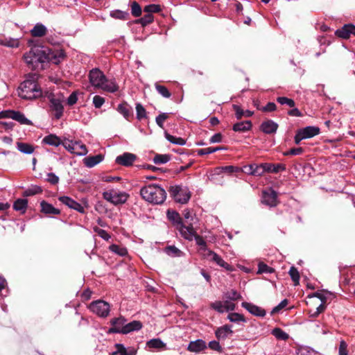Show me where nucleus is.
I'll use <instances>...</instances> for the list:
<instances>
[{
    "instance_id": "obj_1",
    "label": "nucleus",
    "mask_w": 355,
    "mask_h": 355,
    "mask_svg": "<svg viewBox=\"0 0 355 355\" xmlns=\"http://www.w3.org/2000/svg\"><path fill=\"white\" fill-rule=\"evenodd\" d=\"M19 96L24 99L33 100L42 96V91L37 83V75L28 74L20 84L18 89Z\"/></svg>"
},
{
    "instance_id": "obj_2",
    "label": "nucleus",
    "mask_w": 355,
    "mask_h": 355,
    "mask_svg": "<svg viewBox=\"0 0 355 355\" xmlns=\"http://www.w3.org/2000/svg\"><path fill=\"white\" fill-rule=\"evenodd\" d=\"M89 82L95 88L101 89L110 93H114L119 90V86L113 79H107L103 73L98 69L90 71Z\"/></svg>"
},
{
    "instance_id": "obj_3",
    "label": "nucleus",
    "mask_w": 355,
    "mask_h": 355,
    "mask_svg": "<svg viewBox=\"0 0 355 355\" xmlns=\"http://www.w3.org/2000/svg\"><path fill=\"white\" fill-rule=\"evenodd\" d=\"M168 219L173 223V225L179 231L181 236L189 241H192L195 236V230L191 223L186 225L182 221L179 213L174 210L168 209L166 213Z\"/></svg>"
},
{
    "instance_id": "obj_4",
    "label": "nucleus",
    "mask_w": 355,
    "mask_h": 355,
    "mask_svg": "<svg viewBox=\"0 0 355 355\" xmlns=\"http://www.w3.org/2000/svg\"><path fill=\"white\" fill-rule=\"evenodd\" d=\"M140 194L145 200L155 205L162 204L166 198L165 190L157 184H149L142 187Z\"/></svg>"
},
{
    "instance_id": "obj_5",
    "label": "nucleus",
    "mask_w": 355,
    "mask_h": 355,
    "mask_svg": "<svg viewBox=\"0 0 355 355\" xmlns=\"http://www.w3.org/2000/svg\"><path fill=\"white\" fill-rule=\"evenodd\" d=\"M26 63L33 70L43 68V64L46 62V54L44 49L39 47L32 48L24 55Z\"/></svg>"
},
{
    "instance_id": "obj_6",
    "label": "nucleus",
    "mask_w": 355,
    "mask_h": 355,
    "mask_svg": "<svg viewBox=\"0 0 355 355\" xmlns=\"http://www.w3.org/2000/svg\"><path fill=\"white\" fill-rule=\"evenodd\" d=\"M50 110L53 113L54 118L60 119L64 114V105L65 97L63 94L59 92L50 94L48 96Z\"/></svg>"
},
{
    "instance_id": "obj_7",
    "label": "nucleus",
    "mask_w": 355,
    "mask_h": 355,
    "mask_svg": "<svg viewBox=\"0 0 355 355\" xmlns=\"http://www.w3.org/2000/svg\"><path fill=\"white\" fill-rule=\"evenodd\" d=\"M169 193L175 202L181 204L187 203L191 198L189 189L179 185L170 187Z\"/></svg>"
},
{
    "instance_id": "obj_8",
    "label": "nucleus",
    "mask_w": 355,
    "mask_h": 355,
    "mask_svg": "<svg viewBox=\"0 0 355 355\" xmlns=\"http://www.w3.org/2000/svg\"><path fill=\"white\" fill-rule=\"evenodd\" d=\"M88 308L92 313L101 318H106L110 311L109 303L101 300L92 302Z\"/></svg>"
},
{
    "instance_id": "obj_9",
    "label": "nucleus",
    "mask_w": 355,
    "mask_h": 355,
    "mask_svg": "<svg viewBox=\"0 0 355 355\" xmlns=\"http://www.w3.org/2000/svg\"><path fill=\"white\" fill-rule=\"evenodd\" d=\"M103 196L105 200L115 205L125 203L128 198L126 193L113 189L103 192Z\"/></svg>"
},
{
    "instance_id": "obj_10",
    "label": "nucleus",
    "mask_w": 355,
    "mask_h": 355,
    "mask_svg": "<svg viewBox=\"0 0 355 355\" xmlns=\"http://www.w3.org/2000/svg\"><path fill=\"white\" fill-rule=\"evenodd\" d=\"M46 58V62L55 64H60L65 58V53L62 49H44Z\"/></svg>"
},
{
    "instance_id": "obj_11",
    "label": "nucleus",
    "mask_w": 355,
    "mask_h": 355,
    "mask_svg": "<svg viewBox=\"0 0 355 355\" xmlns=\"http://www.w3.org/2000/svg\"><path fill=\"white\" fill-rule=\"evenodd\" d=\"M12 119L24 125H31V121L24 114L19 111L5 110L0 112V119Z\"/></svg>"
},
{
    "instance_id": "obj_12",
    "label": "nucleus",
    "mask_w": 355,
    "mask_h": 355,
    "mask_svg": "<svg viewBox=\"0 0 355 355\" xmlns=\"http://www.w3.org/2000/svg\"><path fill=\"white\" fill-rule=\"evenodd\" d=\"M136 159L137 156L135 154L124 153L122 155L117 156L115 162L116 164L121 166H130L133 164Z\"/></svg>"
},
{
    "instance_id": "obj_13",
    "label": "nucleus",
    "mask_w": 355,
    "mask_h": 355,
    "mask_svg": "<svg viewBox=\"0 0 355 355\" xmlns=\"http://www.w3.org/2000/svg\"><path fill=\"white\" fill-rule=\"evenodd\" d=\"M241 306L248 311H249L251 314L255 316L263 318L266 314V312L263 309L257 305H254L252 303L243 302H242Z\"/></svg>"
},
{
    "instance_id": "obj_14",
    "label": "nucleus",
    "mask_w": 355,
    "mask_h": 355,
    "mask_svg": "<svg viewBox=\"0 0 355 355\" xmlns=\"http://www.w3.org/2000/svg\"><path fill=\"white\" fill-rule=\"evenodd\" d=\"M59 200L68 207L76 210L80 213L85 212V208L83 206L68 196H61L59 198Z\"/></svg>"
},
{
    "instance_id": "obj_15",
    "label": "nucleus",
    "mask_w": 355,
    "mask_h": 355,
    "mask_svg": "<svg viewBox=\"0 0 355 355\" xmlns=\"http://www.w3.org/2000/svg\"><path fill=\"white\" fill-rule=\"evenodd\" d=\"M262 202L270 207H275L277 204V195L273 190L263 193Z\"/></svg>"
},
{
    "instance_id": "obj_16",
    "label": "nucleus",
    "mask_w": 355,
    "mask_h": 355,
    "mask_svg": "<svg viewBox=\"0 0 355 355\" xmlns=\"http://www.w3.org/2000/svg\"><path fill=\"white\" fill-rule=\"evenodd\" d=\"M126 322V319L122 316L113 318L110 321L112 327L109 329L108 333L121 334V330L123 329V327L125 326Z\"/></svg>"
},
{
    "instance_id": "obj_17",
    "label": "nucleus",
    "mask_w": 355,
    "mask_h": 355,
    "mask_svg": "<svg viewBox=\"0 0 355 355\" xmlns=\"http://www.w3.org/2000/svg\"><path fill=\"white\" fill-rule=\"evenodd\" d=\"M335 33L339 37L347 39L350 35H355V26L352 24H345Z\"/></svg>"
},
{
    "instance_id": "obj_18",
    "label": "nucleus",
    "mask_w": 355,
    "mask_h": 355,
    "mask_svg": "<svg viewBox=\"0 0 355 355\" xmlns=\"http://www.w3.org/2000/svg\"><path fill=\"white\" fill-rule=\"evenodd\" d=\"M207 257H210L211 261L215 262L219 266L224 268L227 270L231 271L232 270V266L225 262L221 257L217 254L216 252L208 250Z\"/></svg>"
},
{
    "instance_id": "obj_19",
    "label": "nucleus",
    "mask_w": 355,
    "mask_h": 355,
    "mask_svg": "<svg viewBox=\"0 0 355 355\" xmlns=\"http://www.w3.org/2000/svg\"><path fill=\"white\" fill-rule=\"evenodd\" d=\"M261 166L265 172L277 173L280 171H284L286 170V166L283 164H272V163H262Z\"/></svg>"
},
{
    "instance_id": "obj_20",
    "label": "nucleus",
    "mask_w": 355,
    "mask_h": 355,
    "mask_svg": "<svg viewBox=\"0 0 355 355\" xmlns=\"http://www.w3.org/2000/svg\"><path fill=\"white\" fill-rule=\"evenodd\" d=\"M40 207L41 212L48 216L59 215L60 214V209L54 207L51 204L45 200L40 202Z\"/></svg>"
},
{
    "instance_id": "obj_21",
    "label": "nucleus",
    "mask_w": 355,
    "mask_h": 355,
    "mask_svg": "<svg viewBox=\"0 0 355 355\" xmlns=\"http://www.w3.org/2000/svg\"><path fill=\"white\" fill-rule=\"evenodd\" d=\"M278 124L272 120L263 121L260 126V129L266 134L275 133L278 128Z\"/></svg>"
},
{
    "instance_id": "obj_22",
    "label": "nucleus",
    "mask_w": 355,
    "mask_h": 355,
    "mask_svg": "<svg viewBox=\"0 0 355 355\" xmlns=\"http://www.w3.org/2000/svg\"><path fill=\"white\" fill-rule=\"evenodd\" d=\"M115 351L112 355H136L137 350L133 347L125 348L123 344L116 343L114 345Z\"/></svg>"
},
{
    "instance_id": "obj_23",
    "label": "nucleus",
    "mask_w": 355,
    "mask_h": 355,
    "mask_svg": "<svg viewBox=\"0 0 355 355\" xmlns=\"http://www.w3.org/2000/svg\"><path fill=\"white\" fill-rule=\"evenodd\" d=\"M232 334V326L227 324L218 327L215 331V335L219 340H225Z\"/></svg>"
},
{
    "instance_id": "obj_24",
    "label": "nucleus",
    "mask_w": 355,
    "mask_h": 355,
    "mask_svg": "<svg viewBox=\"0 0 355 355\" xmlns=\"http://www.w3.org/2000/svg\"><path fill=\"white\" fill-rule=\"evenodd\" d=\"M206 343L201 339H198L191 341L188 345L187 349L191 352L199 353L206 349Z\"/></svg>"
},
{
    "instance_id": "obj_25",
    "label": "nucleus",
    "mask_w": 355,
    "mask_h": 355,
    "mask_svg": "<svg viewBox=\"0 0 355 355\" xmlns=\"http://www.w3.org/2000/svg\"><path fill=\"white\" fill-rule=\"evenodd\" d=\"M142 327V324L139 321L134 320L130 322H125L123 329L121 330V334H127L134 331H138Z\"/></svg>"
},
{
    "instance_id": "obj_26",
    "label": "nucleus",
    "mask_w": 355,
    "mask_h": 355,
    "mask_svg": "<svg viewBox=\"0 0 355 355\" xmlns=\"http://www.w3.org/2000/svg\"><path fill=\"white\" fill-rule=\"evenodd\" d=\"M245 173L252 175L261 176L263 174V170L261 164L258 165L256 164H250L244 166Z\"/></svg>"
},
{
    "instance_id": "obj_27",
    "label": "nucleus",
    "mask_w": 355,
    "mask_h": 355,
    "mask_svg": "<svg viewBox=\"0 0 355 355\" xmlns=\"http://www.w3.org/2000/svg\"><path fill=\"white\" fill-rule=\"evenodd\" d=\"M303 137L306 139L312 138L320 133V128L317 126H306L299 129Z\"/></svg>"
},
{
    "instance_id": "obj_28",
    "label": "nucleus",
    "mask_w": 355,
    "mask_h": 355,
    "mask_svg": "<svg viewBox=\"0 0 355 355\" xmlns=\"http://www.w3.org/2000/svg\"><path fill=\"white\" fill-rule=\"evenodd\" d=\"M103 155L98 154L84 158L83 163L88 168H92L103 160Z\"/></svg>"
},
{
    "instance_id": "obj_29",
    "label": "nucleus",
    "mask_w": 355,
    "mask_h": 355,
    "mask_svg": "<svg viewBox=\"0 0 355 355\" xmlns=\"http://www.w3.org/2000/svg\"><path fill=\"white\" fill-rule=\"evenodd\" d=\"M164 252L171 257H182L184 256V252L173 245H167L164 248Z\"/></svg>"
},
{
    "instance_id": "obj_30",
    "label": "nucleus",
    "mask_w": 355,
    "mask_h": 355,
    "mask_svg": "<svg viewBox=\"0 0 355 355\" xmlns=\"http://www.w3.org/2000/svg\"><path fill=\"white\" fill-rule=\"evenodd\" d=\"M116 110L127 120H129L132 114V107L126 102L119 104L117 106Z\"/></svg>"
},
{
    "instance_id": "obj_31",
    "label": "nucleus",
    "mask_w": 355,
    "mask_h": 355,
    "mask_svg": "<svg viewBox=\"0 0 355 355\" xmlns=\"http://www.w3.org/2000/svg\"><path fill=\"white\" fill-rule=\"evenodd\" d=\"M46 27L41 23L36 24L35 26L31 30V35L35 37H43L46 34Z\"/></svg>"
},
{
    "instance_id": "obj_32",
    "label": "nucleus",
    "mask_w": 355,
    "mask_h": 355,
    "mask_svg": "<svg viewBox=\"0 0 355 355\" xmlns=\"http://www.w3.org/2000/svg\"><path fill=\"white\" fill-rule=\"evenodd\" d=\"M42 142L49 146H53L55 147L59 146L60 144H62L60 139L55 135H49L44 137V138L42 140Z\"/></svg>"
},
{
    "instance_id": "obj_33",
    "label": "nucleus",
    "mask_w": 355,
    "mask_h": 355,
    "mask_svg": "<svg viewBox=\"0 0 355 355\" xmlns=\"http://www.w3.org/2000/svg\"><path fill=\"white\" fill-rule=\"evenodd\" d=\"M252 123L250 121H245L235 123L233 125V130L235 132H245L250 130Z\"/></svg>"
},
{
    "instance_id": "obj_34",
    "label": "nucleus",
    "mask_w": 355,
    "mask_h": 355,
    "mask_svg": "<svg viewBox=\"0 0 355 355\" xmlns=\"http://www.w3.org/2000/svg\"><path fill=\"white\" fill-rule=\"evenodd\" d=\"M28 206V200L24 198H19L15 201L13 204V209L24 214L26 211Z\"/></svg>"
},
{
    "instance_id": "obj_35",
    "label": "nucleus",
    "mask_w": 355,
    "mask_h": 355,
    "mask_svg": "<svg viewBox=\"0 0 355 355\" xmlns=\"http://www.w3.org/2000/svg\"><path fill=\"white\" fill-rule=\"evenodd\" d=\"M17 148L21 153L28 155L32 154L35 150L33 146L24 142H17Z\"/></svg>"
},
{
    "instance_id": "obj_36",
    "label": "nucleus",
    "mask_w": 355,
    "mask_h": 355,
    "mask_svg": "<svg viewBox=\"0 0 355 355\" xmlns=\"http://www.w3.org/2000/svg\"><path fill=\"white\" fill-rule=\"evenodd\" d=\"M0 44L10 48H17L19 45V42L16 38L5 37L0 40Z\"/></svg>"
},
{
    "instance_id": "obj_37",
    "label": "nucleus",
    "mask_w": 355,
    "mask_h": 355,
    "mask_svg": "<svg viewBox=\"0 0 355 355\" xmlns=\"http://www.w3.org/2000/svg\"><path fill=\"white\" fill-rule=\"evenodd\" d=\"M233 109L235 111L236 117L237 119H240L242 116H245L246 117L252 116L254 114V112L250 110L243 111L239 105H234Z\"/></svg>"
},
{
    "instance_id": "obj_38",
    "label": "nucleus",
    "mask_w": 355,
    "mask_h": 355,
    "mask_svg": "<svg viewBox=\"0 0 355 355\" xmlns=\"http://www.w3.org/2000/svg\"><path fill=\"white\" fill-rule=\"evenodd\" d=\"M42 192V189L41 187L37 186V185H32L24 191L23 196H26V197L32 196L34 195L41 193Z\"/></svg>"
},
{
    "instance_id": "obj_39",
    "label": "nucleus",
    "mask_w": 355,
    "mask_h": 355,
    "mask_svg": "<svg viewBox=\"0 0 355 355\" xmlns=\"http://www.w3.org/2000/svg\"><path fill=\"white\" fill-rule=\"evenodd\" d=\"M111 252L121 256L125 257L128 254V250L125 247L118 245L116 244H112L109 247Z\"/></svg>"
},
{
    "instance_id": "obj_40",
    "label": "nucleus",
    "mask_w": 355,
    "mask_h": 355,
    "mask_svg": "<svg viewBox=\"0 0 355 355\" xmlns=\"http://www.w3.org/2000/svg\"><path fill=\"white\" fill-rule=\"evenodd\" d=\"M149 348L162 349L166 347V344L159 338H153L148 340L146 343Z\"/></svg>"
},
{
    "instance_id": "obj_41",
    "label": "nucleus",
    "mask_w": 355,
    "mask_h": 355,
    "mask_svg": "<svg viewBox=\"0 0 355 355\" xmlns=\"http://www.w3.org/2000/svg\"><path fill=\"white\" fill-rule=\"evenodd\" d=\"M227 319L232 322L235 323L239 322H246L247 320L243 316V315L238 313H230L227 315Z\"/></svg>"
},
{
    "instance_id": "obj_42",
    "label": "nucleus",
    "mask_w": 355,
    "mask_h": 355,
    "mask_svg": "<svg viewBox=\"0 0 355 355\" xmlns=\"http://www.w3.org/2000/svg\"><path fill=\"white\" fill-rule=\"evenodd\" d=\"M62 145L64 146V148L68 150L69 152H70L72 154H75L76 155V151L77 150V144H76V141H73L72 140H64Z\"/></svg>"
},
{
    "instance_id": "obj_43",
    "label": "nucleus",
    "mask_w": 355,
    "mask_h": 355,
    "mask_svg": "<svg viewBox=\"0 0 355 355\" xmlns=\"http://www.w3.org/2000/svg\"><path fill=\"white\" fill-rule=\"evenodd\" d=\"M272 334L277 339L280 340H286L289 338V336L287 333H286L282 329L278 328V327L272 329Z\"/></svg>"
},
{
    "instance_id": "obj_44",
    "label": "nucleus",
    "mask_w": 355,
    "mask_h": 355,
    "mask_svg": "<svg viewBox=\"0 0 355 355\" xmlns=\"http://www.w3.org/2000/svg\"><path fill=\"white\" fill-rule=\"evenodd\" d=\"M171 159V156L167 154H157L153 157V162L155 164H164Z\"/></svg>"
},
{
    "instance_id": "obj_45",
    "label": "nucleus",
    "mask_w": 355,
    "mask_h": 355,
    "mask_svg": "<svg viewBox=\"0 0 355 355\" xmlns=\"http://www.w3.org/2000/svg\"><path fill=\"white\" fill-rule=\"evenodd\" d=\"M165 138L173 144L184 146L186 144V141L183 138L173 136L167 132L165 133Z\"/></svg>"
},
{
    "instance_id": "obj_46",
    "label": "nucleus",
    "mask_w": 355,
    "mask_h": 355,
    "mask_svg": "<svg viewBox=\"0 0 355 355\" xmlns=\"http://www.w3.org/2000/svg\"><path fill=\"white\" fill-rule=\"evenodd\" d=\"M288 274L293 282L294 285H298L300 284V276L297 269L295 266H291L288 271Z\"/></svg>"
},
{
    "instance_id": "obj_47",
    "label": "nucleus",
    "mask_w": 355,
    "mask_h": 355,
    "mask_svg": "<svg viewBox=\"0 0 355 355\" xmlns=\"http://www.w3.org/2000/svg\"><path fill=\"white\" fill-rule=\"evenodd\" d=\"M222 149H223V148L221 147H209V148H201V149H198L197 150V154L200 156H202V155L214 153H215L218 150H222Z\"/></svg>"
},
{
    "instance_id": "obj_48",
    "label": "nucleus",
    "mask_w": 355,
    "mask_h": 355,
    "mask_svg": "<svg viewBox=\"0 0 355 355\" xmlns=\"http://www.w3.org/2000/svg\"><path fill=\"white\" fill-rule=\"evenodd\" d=\"M225 298L230 301H236L241 298V295L236 290H231L227 291L224 295Z\"/></svg>"
},
{
    "instance_id": "obj_49",
    "label": "nucleus",
    "mask_w": 355,
    "mask_h": 355,
    "mask_svg": "<svg viewBox=\"0 0 355 355\" xmlns=\"http://www.w3.org/2000/svg\"><path fill=\"white\" fill-rule=\"evenodd\" d=\"M155 87L157 92L164 98H169L171 94L168 89L164 85H161L158 83L155 84Z\"/></svg>"
},
{
    "instance_id": "obj_50",
    "label": "nucleus",
    "mask_w": 355,
    "mask_h": 355,
    "mask_svg": "<svg viewBox=\"0 0 355 355\" xmlns=\"http://www.w3.org/2000/svg\"><path fill=\"white\" fill-rule=\"evenodd\" d=\"M110 16L117 19H126L128 13L120 10H115L110 12Z\"/></svg>"
},
{
    "instance_id": "obj_51",
    "label": "nucleus",
    "mask_w": 355,
    "mask_h": 355,
    "mask_svg": "<svg viewBox=\"0 0 355 355\" xmlns=\"http://www.w3.org/2000/svg\"><path fill=\"white\" fill-rule=\"evenodd\" d=\"M136 113L138 120H141L146 117V111L143 105L140 103L136 104Z\"/></svg>"
},
{
    "instance_id": "obj_52",
    "label": "nucleus",
    "mask_w": 355,
    "mask_h": 355,
    "mask_svg": "<svg viewBox=\"0 0 355 355\" xmlns=\"http://www.w3.org/2000/svg\"><path fill=\"white\" fill-rule=\"evenodd\" d=\"M93 230L105 241H108L111 238L110 235L105 230L101 229L97 226L94 227Z\"/></svg>"
},
{
    "instance_id": "obj_53",
    "label": "nucleus",
    "mask_w": 355,
    "mask_h": 355,
    "mask_svg": "<svg viewBox=\"0 0 355 355\" xmlns=\"http://www.w3.org/2000/svg\"><path fill=\"white\" fill-rule=\"evenodd\" d=\"M277 101L281 105H287L291 107H294L295 105V103L293 99L284 96L278 97L277 98Z\"/></svg>"
},
{
    "instance_id": "obj_54",
    "label": "nucleus",
    "mask_w": 355,
    "mask_h": 355,
    "mask_svg": "<svg viewBox=\"0 0 355 355\" xmlns=\"http://www.w3.org/2000/svg\"><path fill=\"white\" fill-rule=\"evenodd\" d=\"M211 307L220 313L225 312V304L223 302L216 301L211 303Z\"/></svg>"
},
{
    "instance_id": "obj_55",
    "label": "nucleus",
    "mask_w": 355,
    "mask_h": 355,
    "mask_svg": "<svg viewBox=\"0 0 355 355\" xmlns=\"http://www.w3.org/2000/svg\"><path fill=\"white\" fill-rule=\"evenodd\" d=\"M131 13L134 17H139L141 15V8L139 3L134 1L131 4Z\"/></svg>"
},
{
    "instance_id": "obj_56",
    "label": "nucleus",
    "mask_w": 355,
    "mask_h": 355,
    "mask_svg": "<svg viewBox=\"0 0 355 355\" xmlns=\"http://www.w3.org/2000/svg\"><path fill=\"white\" fill-rule=\"evenodd\" d=\"M77 144V150L76 151V155L78 156H84L85 155L88 150L83 144L80 141H76Z\"/></svg>"
},
{
    "instance_id": "obj_57",
    "label": "nucleus",
    "mask_w": 355,
    "mask_h": 355,
    "mask_svg": "<svg viewBox=\"0 0 355 355\" xmlns=\"http://www.w3.org/2000/svg\"><path fill=\"white\" fill-rule=\"evenodd\" d=\"M78 92L77 91H74L69 95V96L67 98V100L65 99V101L69 106H72L77 103L78 99Z\"/></svg>"
},
{
    "instance_id": "obj_58",
    "label": "nucleus",
    "mask_w": 355,
    "mask_h": 355,
    "mask_svg": "<svg viewBox=\"0 0 355 355\" xmlns=\"http://www.w3.org/2000/svg\"><path fill=\"white\" fill-rule=\"evenodd\" d=\"M274 272V269L264 263H259L258 266L259 273H272Z\"/></svg>"
},
{
    "instance_id": "obj_59",
    "label": "nucleus",
    "mask_w": 355,
    "mask_h": 355,
    "mask_svg": "<svg viewBox=\"0 0 355 355\" xmlns=\"http://www.w3.org/2000/svg\"><path fill=\"white\" fill-rule=\"evenodd\" d=\"M168 113H162L159 114L156 119L155 121L157 125L160 128H163L164 121L168 118Z\"/></svg>"
},
{
    "instance_id": "obj_60",
    "label": "nucleus",
    "mask_w": 355,
    "mask_h": 355,
    "mask_svg": "<svg viewBox=\"0 0 355 355\" xmlns=\"http://www.w3.org/2000/svg\"><path fill=\"white\" fill-rule=\"evenodd\" d=\"M153 21V15L148 13L144 15L141 18L139 19V23L144 26L150 24Z\"/></svg>"
},
{
    "instance_id": "obj_61",
    "label": "nucleus",
    "mask_w": 355,
    "mask_h": 355,
    "mask_svg": "<svg viewBox=\"0 0 355 355\" xmlns=\"http://www.w3.org/2000/svg\"><path fill=\"white\" fill-rule=\"evenodd\" d=\"M258 110H260L265 112H273L277 109V106L275 103L269 102L264 107H257Z\"/></svg>"
},
{
    "instance_id": "obj_62",
    "label": "nucleus",
    "mask_w": 355,
    "mask_h": 355,
    "mask_svg": "<svg viewBox=\"0 0 355 355\" xmlns=\"http://www.w3.org/2000/svg\"><path fill=\"white\" fill-rule=\"evenodd\" d=\"M160 11V7L158 5L155 4H150L146 6L144 8V12L148 14H152L153 12H158Z\"/></svg>"
},
{
    "instance_id": "obj_63",
    "label": "nucleus",
    "mask_w": 355,
    "mask_h": 355,
    "mask_svg": "<svg viewBox=\"0 0 355 355\" xmlns=\"http://www.w3.org/2000/svg\"><path fill=\"white\" fill-rule=\"evenodd\" d=\"M183 216L184 218L186 220V225H189V223H191L193 224V220L194 219L193 216L192 212L189 209H184L183 211Z\"/></svg>"
},
{
    "instance_id": "obj_64",
    "label": "nucleus",
    "mask_w": 355,
    "mask_h": 355,
    "mask_svg": "<svg viewBox=\"0 0 355 355\" xmlns=\"http://www.w3.org/2000/svg\"><path fill=\"white\" fill-rule=\"evenodd\" d=\"M347 344L345 341L341 340L339 345L338 355H347Z\"/></svg>"
}]
</instances>
